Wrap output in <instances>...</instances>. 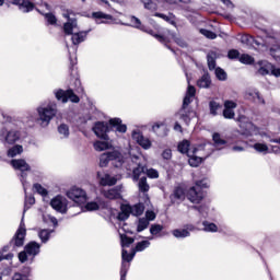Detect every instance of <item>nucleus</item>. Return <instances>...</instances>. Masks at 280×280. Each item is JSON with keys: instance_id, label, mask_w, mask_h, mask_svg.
<instances>
[{"instance_id": "f257e3e1", "label": "nucleus", "mask_w": 280, "mask_h": 280, "mask_svg": "<svg viewBox=\"0 0 280 280\" xmlns=\"http://www.w3.org/2000/svg\"><path fill=\"white\" fill-rule=\"evenodd\" d=\"M36 113L38 115V124L42 126V128H47V126L51 124V119L58 115V104H56L54 101L44 102L37 106Z\"/></svg>"}, {"instance_id": "f03ea898", "label": "nucleus", "mask_w": 280, "mask_h": 280, "mask_svg": "<svg viewBox=\"0 0 280 280\" xmlns=\"http://www.w3.org/2000/svg\"><path fill=\"white\" fill-rule=\"evenodd\" d=\"M194 97H196V88L192 85H188L186 95L183 101V106L177 114L179 119H183L186 126H189L191 119L196 117V112L189 108V104L194 102Z\"/></svg>"}, {"instance_id": "7ed1b4c3", "label": "nucleus", "mask_w": 280, "mask_h": 280, "mask_svg": "<svg viewBox=\"0 0 280 280\" xmlns=\"http://www.w3.org/2000/svg\"><path fill=\"white\" fill-rule=\"evenodd\" d=\"M65 19H68V22L63 24V32L68 36L72 35V44L73 45H80V43H84L86 40V36L89 34L88 32H79L73 33V30L78 27V21L75 19H71L68 13H63Z\"/></svg>"}, {"instance_id": "20e7f679", "label": "nucleus", "mask_w": 280, "mask_h": 280, "mask_svg": "<svg viewBox=\"0 0 280 280\" xmlns=\"http://www.w3.org/2000/svg\"><path fill=\"white\" fill-rule=\"evenodd\" d=\"M38 255H40V244L32 241L25 245L24 250L19 253L18 258L21 264H25L26 261L34 264V259Z\"/></svg>"}, {"instance_id": "39448f33", "label": "nucleus", "mask_w": 280, "mask_h": 280, "mask_svg": "<svg viewBox=\"0 0 280 280\" xmlns=\"http://www.w3.org/2000/svg\"><path fill=\"white\" fill-rule=\"evenodd\" d=\"M209 184L206 179L199 180L196 183V186L191 187L187 192V198L192 205H200L202 202V198H205V191L202 189H207Z\"/></svg>"}, {"instance_id": "423d86ee", "label": "nucleus", "mask_w": 280, "mask_h": 280, "mask_svg": "<svg viewBox=\"0 0 280 280\" xmlns=\"http://www.w3.org/2000/svg\"><path fill=\"white\" fill-rule=\"evenodd\" d=\"M11 165L13 168L19 170L20 173V180L23 186L24 191H27L30 189V182H27V173L30 170V164L25 160H11Z\"/></svg>"}, {"instance_id": "0eeeda50", "label": "nucleus", "mask_w": 280, "mask_h": 280, "mask_svg": "<svg viewBox=\"0 0 280 280\" xmlns=\"http://www.w3.org/2000/svg\"><path fill=\"white\" fill-rule=\"evenodd\" d=\"M110 161L114 167H121L124 165V155L119 151L103 153L100 156V167H106Z\"/></svg>"}, {"instance_id": "6e6552de", "label": "nucleus", "mask_w": 280, "mask_h": 280, "mask_svg": "<svg viewBox=\"0 0 280 280\" xmlns=\"http://www.w3.org/2000/svg\"><path fill=\"white\" fill-rule=\"evenodd\" d=\"M8 122L9 124L4 125L1 128L0 137L4 139L5 143H9L12 145L13 143H16L19 139H21V133L14 130V128H12V126L10 125L12 124V118L8 117ZM8 130H11V131H8Z\"/></svg>"}, {"instance_id": "1a4fd4ad", "label": "nucleus", "mask_w": 280, "mask_h": 280, "mask_svg": "<svg viewBox=\"0 0 280 280\" xmlns=\"http://www.w3.org/2000/svg\"><path fill=\"white\" fill-rule=\"evenodd\" d=\"M130 23H131V27H135L136 30H140L141 32H145V34H150V36H153V38H156L159 43H163V44L170 43V38L160 34H155L154 31L145 27V25L141 23V20H139V18L135 15L130 16Z\"/></svg>"}, {"instance_id": "9d476101", "label": "nucleus", "mask_w": 280, "mask_h": 280, "mask_svg": "<svg viewBox=\"0 0 280 280\" xmlns=\"http://www.w3.org/2000/svg\"><path fill=\"white\" fill-rule=\"evenodd\" d=\"M54 95L58 102H62V104H67V102H72L73 104H78L80 102V97L73 93V90H55Z\"/></svg>"}, {"instance_id": "9b49d317", "label": "nucleus", "mask_w": 280, "mask_h": 280, "mask_svg": "<svg viewBox=\"0 0 280 280\" xmlns=\"http://www.w3.org/2000/svg\"><path fill=\"white\" fill-rule=\"evenodd\" d=\"M25 235H27V230L25 229V222L22 218L18 231L15 232L13 238L10 241V246H13V248H21V246L25 244Z\"/></svg>"}, {"instance_id": "f8f14e48", "label": "nucleus", "mask_w": 280, "mask_h": 280, "mask_svg": "<svg viewBox=\"0 0 280 280\" xmlns=\"http://www.w3.org/2000/svg\"><path fill=\"white\" fill-rule=\"evenodd\" d=\"M67 197L77 205H84L86 202V191L79 187H72L67 191Z\"/></svg>"}, {"instance_id": "ddd939ff", "label": "nucleus", "mask_w": 280, "mask_h": 280, "mask_svg": "<svg viewBox=\"0 0 280 280\" xmlns=\"http://www.w3.org/2000/svg\"><path fill=\"white\" fill-rule=\"evenodd\" d=\"M238 124H240L241 130L236 131L237 135H243L244 137H248L253 135L255 130H257V127H255V125H253V122H250L248 118H246V116H240Z\"/></svg>"}, {"instance_id": "4468645a", "label": "nucleus", "mask_w": 280, "mask_h": 280, "mask_svg": "<svg viewBox=\"0 0 280 280\" xmlns=\"http://www.w3.org/2000/svg\"><path fill=\"white\" fill-rule=\"evenodd\" d=\"M202 150H205V145H199L197 148H194L190 153L187 154L189 158L188 163L191 167H198L200 163H202Z\"/></svg>"}, {"instance_id": "2eb2a0df", "label": "nucleus", "mask_w": 280, "mask_h": 280, "mask_svg": "<svg viewBox=\"0 0 280 280\" xmlns=\"http://www.w3.org/2000/svg\"><path fill=\"white\" fill-rule=\"evenodd\" d=\"M131 137L133 141H136L138 145L141 147L142 150H150V148H152V140H150V138L144 137L139 129L133 130Z\"/></svg>"}, {"instance_id": "dca6fc26", "label": "nucleus", "mask_w": 280, "mask_h": 280, "mask_svg": "<svg viewBox=\"0 0 280 280\" xmlns=\"http://www.w3.org/2000/svg\"><path fill=\"white\" fill-rule=\"evenodd\" d=\"M92 130L94 135L98 137V139H103V141H108V122L97 121L94 124Z\"/></svg>"}, {"instance_id": "f3484780", "label": "nucleus", "mask_w": 280, "mask_h": 280, "mask_svg": "<svg viewBox=\"0 0 280 280\" xmlns=\"http://www.w3.org/2000/svg\"><path fill=\"white\" fill-rule=\"evenodd\" d=\"M135 255H136V252H133L132 254H128V250L122 249V253H121L122 264H121V269H120V280L122 279V277L126 280V275H128V268H129L128 264H130V261H132V259H135ZM126 261L128 264H126Z\"/></svg>"}, {"instance_id": "a211bd4d", "label": "nucleus", "mask_w": 280, "mask_h": 280, "mask_svg": "<svg viewBox=\"0 0 280 280\" xmlns=\"http://www.w3.org/2000/svg\"><path fill=\"white\" fill-rule=\"evenodd\" d=\"M97 180L102 187H113V185H117V177L110 176V174L105 172L97 173Z\"/></svg>"}, {"instance_id": "6ab92c4d", "label": "nucleus", "mask_w": 280, "mask_h": 280, "mask_svg": "<svg viewBox=\"0 0 280 280\" xmlns=\"http://www.w3.org/2000/svg\"><path fill=\"white\" fill-rule=\"evenodd\" d=\"M266 49H269L270 56L275 58V60H279L280 58V47L275 37H268L266 40Z\"/></svg>"}, {"instance_id": "aec40b11", "label": "nucleus", "mask_w": 280, "mask_h": 280, "mask_svg": "<svg viewBox=\"0 0 280 280\" xmlns=\"http://www.w3.org/2000/svg\"><path fill=\"white\" fill-rule=\"evenodd\" d=\"M50 207L58 211V213H67V199L58 195L51 199Z\"/></svg>"}, {"instance_id": "412c9836", "label": "nucleus", "mask_w": 280, "mask_h": 280, "mask_svg": "<svg viewBox=\"0 0 280 280\" xmlns=\"http://www.w3.org/2000/svg\"><path fill=\"white\" fill-rule=\"evenodd\" d=\"M255 67L259 73V75H270L272 73V68L275 67L272 63L267 60H260L255 63Z\"/></svg>"}, {"instance_id": "4be33fe9", "label": "nucleus", "mask_w": 280, "mask_h": 280, "mask_svg": "<svg viewBox=\"0 0 280 280\" xmlns=\"http://www.w3.org/2000/svg\"><path fill=\"white\" fill-rule=\"evenodd\" d=\"M12 5H18L19 10L24 14L32 12L35 8L34 3L30 0H12Z\"/></svg>"}, {"instance_id": "5701e85b", "label": "nucleus", "mask_w": 280, "mask_h": 280, "mask_svg": "<svg viewBox=\"0 0 280 280\" xmlns=\"http://www.w3.org/2000/svg\"><path fill=\"white\" fill-rule=\"evenodd\" d=\"M235 108H237V103L233 101L224 102L223 117L224 119H234L235 118Z\"/></svg>"}, {"instance_id": "b1692460", "label": "nucleus", "mask_w": 280, "mask_h": 280, "mask_svg": "<svg viewBox=\"0 0 280 280\" xmlns=\"http://www.w3.org/2000/svg\"><path fill=\"white\" fill-rule=\"evenodd\" d=\"M141 159L139 155H131L132 163H136L138 167L133 168V180H139L141 174H145V166L139 162Z\"/></svg>"}, {"instance_id": "393cba45", "label": "nucleus", "mask_w": 280, "mask_h": 280, "mask_svg": "<svg viewBox=\"0 0 280 280\" xmlns=\"http://www.w3.org/2000/svg\"><path fill=\"white\" fill-rule=\"evenodd\" d=\"M124 186H116L112 189L104 190L103 196H105L108 200H119L121 198V191Z\"/></svg>"}, {"instance_id": "a878e982", "label": "nucleus", "mask_w": 280, "mask_h": 280, "mask_svg": "<svg viewBox=\"0 0 280 280\" xmlns=\"http://www.w3.org/2000/svg\"><path fill=\"white\" fill-rule=\"evenodd\" d=\"M245 100H250L252 102H257L258 104H265L266 102L259 94V91L255 89H248L245 92Z\"/></svg>"}, {"instance_id": "bb28decb", "label": "nucleus", "mask_w": 280, "mask_h": 280, "mask_svg": "<svg viewBox=\"0 0 280 280\" xmlns=\"http://www.w3.org/2000/svg\"><path fill=\"white\" fill-rule=\"evenodd\" d=\"M152 132H154L156 137H167L170 129H167L165 122H155L152 125Z\"/></svg>"}, {"instance_id": "cd10ccee", "label": "nucleus", "mask_w": 280, "mask_h": 280, "mask_svg": "<svg viewBox=\"0 0 280 280\" xmlns=\"http://www.w3.org/2000/svg\"><path fill=\"white\" fill-rule=\"evenodd\" d=\"M106 208V202L101 198H97L95 201H90L85 205V211H97L100 209Z\"/></svg>"}, {"instance_id": "c85d7f7f", "label": "nucleus", "mask_w": 280, "mask_h": 280, "mask_svg": "<svg viewBox=\"0 0 280 280\" xmlns=\"http://www.w3.org/2000/svg\"><path fill=\"white\" fill-rule=\"evenodd\" d=\"M54 230H49V229H39L37 231V235L42 242V244H47V242H49V240H51V235H54Z\"/></svg>"}, {"instance_id": "c756f323", "label": "nucleus", "mask_w": 280, "mask_h": 280, "mask_svg": "<svg viewBox=\"0 0 280 280\" xmlns=\"http://www.w3.org/2000/svg\"><path fill=\"white\" fill-rule=\"evenodd\" d=\"M109 125L116 128V132H120L121 135H125V132L128 131V127L124 124H121L120 118H112L109 119Z\"/></svg>"}, {"instance_id": "7c9ffc66", "label": "nucleus", "mask_w": 280, "mask_h": 280, "mask_svg": "<svg viewBox=\"0 0 280 280\" xmlns=\"http://www.w3.org/2000/svg\"><path fill=\"white\" fill-rule=\"evenodd\" d=\"M93 145L96 152H104V150H110L113 148V144L108 140H97Z\"/></svg>"}, {"instance_id": "2f4dec72", "label": "nucleus", "mask_w": 280, "mask_h": 280, "mask_svg": "<svg viewBox=\"0 0 280 280\" xmlns=\"http://www.w3.org/2000/svg\"><path fill=\"white\" fill-rule=\"evenodd\" d=\"M131 211L132 210L130 209V205L120 206V212L118 213V220H120L121 222L128 220V218H130V214H132Z\"/></svg>"}, {"instance_id": "473e14b6", "label": "nucleus", "mask_w": 280, "mask_h": 280, "mask_svg": "<svg viewBox=\"0 0 280 280\" xmlns=\"http://www.w3.org/2000/svg\"><path fill=\"white\" fill-rule=\"evenodd\" d=\"M209 110H210V115H212V117H218V115H220V113H222V104H220L215 101H210L209 102Z\"/></svg>"}, {"instance_id": "72a5a7b5", "label": "nucleus", "mask_w": 280, "mask_h": 280, "mask_svg": "<svg viewBox=\"0 0 280 280\" xmlns=\"http://www.w3.org/2000/svg\"><path fill=\"white\" fill-rule=\"evenodd\" d=\"M202 226L205 233H218L219 231L218 224L208 220L202 221Z\"/></svg>"}, {"instance_id": "f704fd0d", "label": "nucleus", "mask_w": 280, "mask_h": 280, "mask_svg": "<svg viewBox=\"0 0 280 280\" xmlns=\"http://www.w3.org/2000/svg\"><path fill=\"white\" fill-rule=\"evenodd\" d=\"M92 16L95 19V21L98 25L102 23H106L105 21H100L101 19H105L106 21H113V15L106 14L102 11L93 12Z\"/></svg>"}, {"instance_id": "c9c22d12", "label": "nucleus", "mask_w": 280, "mask_h": 280, "mask_svg": "<svg viewBox=\"0 0 280 280\" xmlns=\"http://www.w3.org/2000/svg\"><path fill=\"white\" fill-rule=\"evenodd\" d=\"M154 16L163 19V21H166V23H170V25L176 27V15H174V13H170L168 15H165L163 13H155Z\"/></svg>"}, {"instance_id": "e433bc0d", "label": "nucleus", "mask_w": 280, "mask_h": 280, "mask_svg": "<svg viewBox=\"0 0 280 280\" xmlns=\"http://www.w3.org/2000/svg\"><path fill=\"white\" fill-rule=\"evenodd\" d=\"M197 85L199 89H209L211 86V77L209 74H203L198 81Z\"/></svg>"}, {"instance_id": "4c0bfd02", "label": "nucleus", "mask_w": 280, "mask_h": 280, "mask_svg": "<svg viewBox=\"0 0 280 280\" xmlns=\"http://www.w3.org/2000/svg\"><path fill=\"white\" fill-rule=\"evenodd\" d=\"M172 235L176 237L177 240H185V237H189L191 233H189L185 229H175L172 231Z\"/></svg>"}, {"instance_id": "58836bf2", "label": "nucleus", "mask_w": 280, "mask_h": 280, "mask_svg": "<svg viewBox=\"0 0 280 280\" xmlns=\"http://www.w3.org/2000/svg\"><path fill=\"white\" fill-rule=\"evenodd\" d=\"M254 150L258 152L259 154H269L270 148H268V144L257 142L253 145Z\"/></svg>"}, {"instance_id": "ea45409f", "label": "nucleus", "mask_w": 280, "mask_h": 280, "mask_svg": "<svg viewBox=\"0 0 280 280\" xmlns=\"http://www.w3.org/2000/svg\"><path fill=\"white\" fill-rule=\"evenodd\" d=\"M178 152H180L182 154H189L190 152L194 151V149H189V142L187 140H184L182 142H179L178 147H177Z\"/></svg>"}, {"instance_id": "a19ab883", "label": "nucleus", "mask_w": 280, "mask_h": 280, "mask_svg": "<svg viewBox=\"0 0 280 280\" xmlns=\"http://www.w3.org/2000/svg\"><path fill=\"white\" fill-rule=\"evenodd\" d=\"M163 225L161 224H152L150 228V233L153 235V237H163Z\"/></svg>"}, {"instance_id": "79ce46f5", "label": "nucleus", "mask_w": 280, "mask_h": 280, "mask_svg": "<svg viewBox=\"0 0 280 280\" xmlns=\"http://www.w3.org/2000/svg\"><path fill=\"white\" fill-rule=\"evenodd\" d=\"M24 192H25V201H24V213H25V211H27V209H30L32 205L36 203V199L32 195L27 196V190H24Z\"/></svg>"}, {"instance_id": "37998d69", "label": "nucleus", "mask_w": 280, "mask_h": 280, "mask_svg": "<svg viewBox=\"0 0 280 280\" xmlns=\"http://www.w3.org/2000/svg\"><path fill=\"white\" fill-rule=\"evenodd\" d=\"M139 191H142V194H148L150 191V185H148V178L141 177L138 183Z\"/></svg>"}, {"instance_id": "c03bdc74", "label": "nucleus", "mask_w": 280, "mask_h": 280, "mask_svg": "<svg viewBox=\"0 0 280 280\" xmlns=\"http://www.w3.org/2000/svg\"><path fill=\"white\" fill-rule=\"evenodd\" d=\"M212 140L217 148H222V145H226V140H224L220 133H213Z\"/></svg>"}, {"instance_id": "a18cd8bd", "label": "nucleus", "mask_w": 280, "mask_h": 280, "mask_svg": "<svg viewBox=\"0 0 280 280\" xmlns=\"http://www.w3.org/2000/svg\"><path fill=\"white\" fill-rule=\"evenodd\" d=\"M22 153H23V147L18 144L9 149L8 156H10L11 159H14V156H19V154H22Z\"/></svg>"}, {"instance_id": "49530a36", "label": "nucleus", "mask_w": 280, "mask_h": 280, "mask_svg": "<svg viewBox=\"0 0 280 280\" xmlns=\"http://www.w3.org/2000/svg\"><path fill=\"white\" fill-rule=\"evenodd\" d=\"M30 272H32L31 268H26L24 273L16 272L13 275L12 280H30Z\"/></svg>"}, {"instance_id": "de8ad7c7", "label": "nucleus", "mask_w": 280, "mask_h": 280, "mask_svg": "<svg viewBox=\"0 0 280 280\" xmlns=\"http://www.w3.org/2000/svg\"><path fill=\"white\" fill-rule=\"evenodd\" d=\"M130 209L131 215H142L143 211H145V207L142 203L130 206Z\"/></svg>"}, {"instance_id": "09e8293b", "label": "nucleus", "mask_w": 280, "mask_h": 280, "mask_svg": "<svg viewBox=\"0 0 280 280\" xmlns=\"http://www.w3.org/2000/svg\"><path fill=\"white\" fill-rule=\"evenodd\" d=\"M148 226H150V221H148V219H145V218H140L138 221V226H137L138 233L145 231V229H148Z\"/></svg>"}, {"instance_id": "8fccbe9b", "label": "nucleus", "mask_w": 280, "mask_h": 280, "mask_svg": "<svg viewBox=\"0 0 280 280\" xmlns=\"http://www.w3.org/2000/svg\"><path fill=\"white\" fill-rule=\"evenodd\" d=\"M145 248H150V241H142L137 243L136 248H135V253H143V250H145Z\"/></svg>"}, {"instance_id": "3c124183", "label": "nucleus", "mask_w": 280, "mask_h": 280, "mask_svg": "<svg viewBox=\"0 0 280 280\" xmlns=\"http://www.w3.org/2000/svg\"><path fill=\"white\" fill-rule=\"evenodd\" d=\"M241 43L243 45H253V43L255 45H259V43H257V40H255V38L250 35H242L241 36Z\"/></svg>"}, {"instance_id": "603ef678", "label": "nucleus", "mask_w": 280, "mask_h": 280, "mask_svg": "<svg viewBox=\"0 0 280 280\" xmlns=\"http://www.w3.org/2000/svg\"><path fill=\"white\" fill-rule=\"evenodd\" d=\"M120 241H121L122 248H128V247H130V244H133L135 238L128 237L127 235L121 234L120 235Z\"/></svg>"}, {"instance_id": "864d4df0", "label": "nucleus", "mask_w": 280, "mask_h": 280, "mask_svg": "<svg viewBox=\"0 0 280 280\" xmlns=\"http://www.w3.org/2000/svg\"><path fill=\"white\" fill-rule=\"evenodd\" d=\"M207 60H208V67L210 71H213V69H215V52L213 51L209 52L207 56Z\"/></svg>"}, {"instance_id": "5fc2aeb1", "label": "nucleus", "mask_w": 280, "mask_h": 280, "mask_svg": "<svg viewBox=\"0 0 280 280\" xmlns=\"http://www.w3.org/2000/svg\"><path fill=\"white\" fill-rule=\"evenodd\" d=\"M194 209H197V211L200 213L201 218H209V206H195Z\"/></svg>"}, {"instance_id": "6e6d98bb", "label": "nucleus", "mask_w": 280, "mask_h": 280, "mask_svg": "<svg viewBox=\"0 0 280 280\" xmlns=\"http://www.w3.org/2000/svg\"><path fill=\"white\" fill-rule=\"evenodd\" d=\"M141 3H143L145 10H150L151 12H154L158 10L156 3H154L152 0H140Z\"/></svg>"}, {"instance_id": "4d7b16f0", "label": "nucleus", "mask_w": 280, "mask_h": 280, "mask_svg": "<svg viewBox=\"0 0 280 280\" xmlns=\"http://www.w3.org/2000/svg\"><path fill=\"white\" fill-rule=\"evenodd\" d=\"M171 38L173 40H175V43L179 46V47H187V42H185V39H183L182 37L176 36L175 33L168 32Z\"/></svg>"}, {"instance_id": "13d9d810", "label": "nucleus", "mask_w": 280, "mask_h": 280, "mask_svg": "<svg viewBox=\"0 0 280 280\" xmlns=\"http://www.w3.org/2000/svg\"><path fill=\"white\" fill-rule=\"evenodd\" d=\"M214 73H215L217 80H220L221 82H224L228 78L226 71H224V69H222V68H217L214 70Z\"/></svg>"}, {"instance_id": "bf43d9fd", "label": "nucleus", "mask_w": 280, "mask_h": 280, "mask_svg": "<svg viewBox=\"0 0 280 280\" xmlns=\"http://www.w3.org/2000/svg\"><path fill=\"white\" fill-rule=\"evenodd\" d=\"M58 132L59 135H61L62 139H67V137H69V126L66 124H61L58 127Z\"/></svg>"}, {"instance_id": "052dcab7", "label": "nucleus", "mask_w": 280, "mask_h": 280, "mask_svg": "<svg viewBox=\"0 0 280 280\" xmlns=\"http://www.w3.org/2000/svg\"><path fill=\"white\" fill-rule=\"evenodd\" d=\"M240 62L243 65H253L255 62V58H253L250 55L244 54L240 57Z\"/></svg>"}, {"instance_id": "680f3d73", "label": "nucleus", "mask_w": 280, "mask_h": 280, "mask_svg": "<svg viewBox=\"0 0 280 280\" xmlns=\"http://www.w3.org/2000/svg\"><path fill=\"white\" fill-rule=\"evenodd\" d=\"M173 198L176 200H185V190H183L180 187L175 188Z\"/></svg>"}, {"instance_id": "e2e57ef3", "label": "nucleus", "mask_w": 280, "mask_h": 280, "mask_svg": "<svg viewBox=\"0 0 280 280\" xmlns=\"http://www.w3.org/2000/svg\"><path fill=\"white\" fill-rule=\"evenodd\" d=\"M33 189H34V191L39 194V196H47V194H48L47 189L45 187H43V185H40V184H34Z\"/></svg>"}, {"instance_id": "0e129e2a", "label": "nucleus", "mask_w": 280, "mask_h": 280, "mask_svg": "<svg viewBox=\"0 0 280 280\" xmlns=\"http://www.w3.org/2000/svg\"><path fill=\"white\" fill-rule=\"evenodd\" d=\"M200 34H202L203 36H206V38H209L210 40H215V38H218V35L209 30L201 28Z\"/></svg>"}, {"instance_id": "69168bd1", "label": "nucleus", "mask_w": 280, "mask_h": 280, "mask_svg": "<svg viewBox=\"0 0 280 280\" xmlns=\"http://www.w3.org/2000/svg\"><path fill=\"white\" fill-rule=\"evenodd\" d=\"M271 143H279L277 145H271V152H273V154H280V138L272 139Z\"/></svg>"}, {"instance_id": "338daca9", "label": "nucleus", "mask_w": 280, "mask_h": 280, "mask_svg": "<svg viewBox=\"0 0 280 280\" xmlns=\"http://www.w3.org/2000/svg\"><path fill=\"white\" fill-rule=\"evenodd\" d=\"M147 172V176L149 178H159V171L154 170V168H145Z\"/></svg>"}, {"instance_id": "774afa93", "label": "nucleus", "mask_w": 280, "mask_h": 280, "mask_svg": "<svg viewBox=\"0 0 280 280\" xmlns=\"http://www.w3.org/2000/svg\"><path fill=\"white\" fill-rule=\"evenodd\" d=\"M45 19L47 23H49V25H56L57 19L56 15H54L52 13L45 14Z\"/></svg>"}]
</instances>
